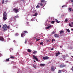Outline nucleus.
<instances>
[{"instance_id":"1","label":"nucleus","mask_w":73,"mask_h":73,"mask_svg":"<svg viewBox=\"0 0 73 73\" xmlns=\"http://www.w3.org/2000/svg\"><path fill=\"white\" fill-rule=\"evenodd\" d=\"M2 29L3 30V31H4V32L6 31L7 30V25H4Z\"/></svg>"},{"instance_id":"2","label":"nucleus","mask_w":73,"mask_h":73,"mask_svg":"<svg viewBox=\"0 0 73 73\" xmlns=\"http://www.w3.org/2000/svg\"><path fill=\"white\" fill-rule=\"evenodd\" d=\"M33 57L34 60H36V61H38V59L37 58V56H36L33 55Z\"/></svg>"},{"instance_id":"3","label":"nucleus","mask_w":73,"mask_h":73,"mask_svg":"<svg viewBox=\"0 0 73 73\" xmlns=\"http://www.w3.org/2000/svg\"><path fill=\"white\" fill-rule=\"evenodd\" d=\"M13 11L15 12V13H17V12H19V10L17 9H16V8H15L13 9Z\"/></svg>"},{"instance_id":"4","label":"nucleus","mask_w":73,"mask_h":73,"mask_svg":"<svg viewBox=\"0 0 73 73\" xmlns=\"http://www.w3.org/2000/svg\"><path fill=\"white\" fill-rule=\"evenodd\" d=\"M49 58L48 56H46V57H43V59L44 60H48L49 59Z\"/></svg>"},{"instance_id":"5","label":"nucleus","mask_w":73,"mask_h":73,"mask_svg":"<svg viewBox=\"0 0 73 73\" xmlns=\"http://www.w3.org/2000/svg\"><path fill=\"white\" fill-rule=\"evenodd\" d=\"M54 70H55V69H54V66H52L51 67V71H54Z\"/></svg>"},{"instance_id":"6","label":"nucleus","mask_w":73,"mask_h":73,"mask_svg":"<svg viewBox=\"0 0 73 73\" xmlns=\"http://www.w3.org/2000/svg\"><path fill=\"white\" fill-rule=\"evenodd\" d=\"M0 40L1 41H3L4 40V38L2 36H1L0 37Z\"/></svg>"},{"instance_id":"7","label":"nucleus","mask_w":73,"mask_h":73,"mask_svg":"<svg viewBox=\"0 0 73 73\" xmlns=\"http://www.w3.org/2000/svg\"><path fill=\"white\" fill-rule=\"evenodd\" d=\"M25 36V33H24L23 32L21 34V36L22 37H24Z\"/></svg>"},{"instance_id":"8","label":"nucleus","mask_w":73,"mask_h":73,"mask_svg":"<svg viewBox=\"0 0 73 73\" xmlns=\"http://www.w3.org/2000/svg\"><path fill=\"white\" fill-rule=\"evenodd\" d=\"M60 68H64V67H65L66 66V65H61L60 66Z\"/></svg>"},{"instance_id":"9","label":"nucleus","mask_w":73,"mask_h":73,"mask_svg":"<svg viewBox=\"0 0 73 73\" xmlns=\"http://www.w3.org/2000/svg\"><path fill=\"white\" fill-rule=\"evenodd\" d=\"M3 16L7 17V13L5 12H4L3 14Z\"/></svg>"},{"instance_id":"10","label":"nucleus","mask_w":73,"mask_h":73,"mask_svg":"<svg viewBox=\"0 0 73 73\" xmlns=\"http://www.w3.org/2000/svg\"><path fill=\"white\" fill-rule=\"evenodd\" d=\"M54 36L55 37H59V35L56 34H55Z\"/></svg>"},{"instance_id":"11","label":"nucleus","mask_w":73,"mask_h":73,"mask_svg":"<svg viewBox=\"0 0 73 73\" xmlns=\"http://www.w3.org/2000/svg\"><path fill=\"white\" fill-rule=\"evenodd\" d=\"M3 19H4V20H7V17L3 16Z\"/></svg>"},{"instance_id":"12","label":"nucleus","mask_w":73,"mask_h":73,"mask_svg":"<svg viewBox=\"0 0 73 73\" xmlns=\"http://www.w3.org/2000/svg\"><path fill=\"white\" fill-rule=\"evenodd\" d=\"M10 58H12V59H14V58H15V57H14V56L11 55L10 56Z\"/></svg>"},{"instance_id":"13","label":"nucleus","mask_w":73,"mask_h":73,"mask_svg":"<svg viewBox=\"0 0 73 73\" xmlns=\"http://www.w3.org/2000/svg\"><path fill=\"white\" fill-rule=\"evenodd\" d=\"M51 25H50L48 26V27H46V29H49L50 27H51Z\"/></svg>"},{"instance_id":"14","label":"nucleus","mask_w":73,"mask_h":73,"mask_svg":"<svg viewBox=\"0 0 73 73\" xmlns=\"http://www.w3.org/2000/svg\"><path fill=\"white\" fill-rule=\"evenodd\" d=\"M38 5H40L41 6H42V5H43V4L41 3H38Z\"/></svg>"},{"instance_id":"15","label":"nucleus","mask_w":73,"mask_h":73,"mask_svg":"<svg viewBox=\"0 0 73 73\" xmlns=\"http://www.w3.org/2000/svg\"><path fill=\"white\" fill-rule=\"evenodd\" d=\"M64 33V31L63 30H61L60 31V34H62V33Z\"/></svg>"},{"instance_id":"16","label":"nucleus","mask_w":73,"mask_h":73,"mask_svg":"<svg viewBox=\"0 0 73 73\" xmlns=\"http://www.w3.org/2000/svg\"><path fill=\"white\" fill-rule=\"evenodd\" d=\"M55 22H56V21H50V23H51V24H54V23H55Z\"/></svg>"},{"instance_id":"17","label":"nucleus","mask_w":73,"mask_h":73,"mask_svg":"<svg viewBox=\"0 0 73 73\" xmlns=\"http://www.w3.org/2000/svg\"><path fill=\"white\" fill-rule=\"evenodd\" d=\"M55 20L56 21V23H60V21H58L57 19H55Z\"/></svg>"},{"instance_id":"18","label":"nucleus","mask_w":73,"mask_h":73,"mask_svg":"<svg viewBox=\"0 0 73 73\" xmlns=\"http://www.w3.org/2000/svg\"><path fill=\"white\" fill-rule=\"evenodd\" d=\"M23 33H25L26 34V33H28V31H23Z\"/></svg>"},{"instance_id":"19","label":"nucleus","mask_w":73,"mask_h":73,"mask_svg":"<svg viewBox=\"0 0 73 73\" xmlns=\"http://www.w3.org/2000/svg\"><path fill=\"white\" fill-rule=\"evenodd\" d=\"M33 68H35V69H36V66H35V64H33Z\"/></svg>"},{"instance_id":"20","label":"nucleus","mask_w":73,"mask_h":73,"mask_svg":"<svg viewBox=\"0 0 73 73\" xmlns=\"http://www.w3.org/2000/svg\"><path fill=\"white\" fill-rule=\"evenodd\" d=\"M40 65V66H45V64H41Z\"/></svg>"},{"instance_id":"21","label":"nucleus","mask_w":73,"mask_h":73,"mask_svg":"<svg viewBox=\"0 0 73 73\" xmlns=\"http://www.w3.org/2000/svg\"><path fill=\"white\" fill-rule=\"evenodd\" d=\"M66 31H67L69 33H70V30H69V29H67Z\"/></svg>"},{"instance_id":"22","label":"nucleus","mask_w":73,"mask_h":73,"mask_svg":"<svg viewBox=\"0 0 73 73\" xmlns=\"http://www.w3.org/2000/svg\"><path fill=\"white\" fill-rule=\"evenodd\" d=\"M44 43H43V42H41L40 43V45H43Z\"/></svg>"},{"instance_id":"23","label":"nucleus","mask_w":73,"mask_h":73,"mask_svg":"<svg viewBox=\"0 0 73 73\" xmlns=\"http://www.w3.org/2000/svg\"><path fill=\"white\" fill-rule=\"evenodd\" d=\"M10 52H12V51H13V48H11L10 49Z\"/></svg>"},{"instance_id":"24","label":"nucleus","mask_w":73,"mask_h":73,"mask_svg":"<svg viewBox=\"0 0 73 73\" xmlns=\"http://www.w3.org/2000/svg\"><path fill=\"white\" fill-rule=\"evenodd\" d=\"M27 51L29 52H31V51H32L31 50H30V49H28L27 50Z\"/></svg>"},{"instance_id":"25","label":"nucleus","mask_w":73,"mask_h":73,"mask_svg":"<svg viewBox=\"0 0 73 73\" xmlns=\"http://www.w3.org/2000/svg\"><path fill=\"white\" fill-rule=\"evenodd\" d=\"M44 2H45V0H41V3H44Z\"/></svg>"},{"instance_id":"26","label":"nucleus","mask_w":73,"mask_h":73,"mask_svg":"<svg viewBox=\"0 0 73 73\" xmlns=\"http://www.w3.org/2000/svg\"><path fill=\"white\" fill-rule=\"evenodd\" d=\"M9 61V58H8L6 59V61Z\"/></svg>"},{"instance_id":"27","label":"nucleus","mask_w":73,"mask_h":73,"mask_svg":"<svg viewBox=\"0 0 73 73\" xmlns=\"http://www.w3.org/2000/svg\"><path fill=\"white\" fill-rule=\"evenodd\" d=\"M69 25L70 27H73V26L70 24H69Z\"/></svg>"},{"instance_id":"28","label":"nucleus","mask_w":73,"mask_h":73,"mask_svg":"<svg viewBox=\"0 0 73 73\" xmlns=\"http://www.w3.org/2000/svg\"><path fill=\"white\" fill-rule=\"evenodd\" d=\"M4 0H2V4H3L4 3Z\"/></svg>"},{"instance_id":"29","label":"nucleus","mask_w":73,"mask_h":73,"mask_svg":"<svg viewBox=\"0 0 73 73\" xmlns=\"http://www.w3.org/2000/svg\"><path fill=\"white\" fill-rule=\"evenodd\" d=\"M58 73H62V72L61 70H60L58 71Z\"/></svg>"},{"instance_id":"30","label":"nucleus","mask_w":73,"mask_h":73,"mask_svg":"<svg viewBox=\"0 0 73 73\" xmlns=\"http://www.w3.org/2000/svg\"><path fill=\"white\" fill-rule=\"evenodd\" d=\"M19 17L18 16H15V19H16V18H19Z\"/></svg>"},{"instance_id":"31","label":"nucleus","mask_w":73,"mask_h":73,"mask_svg":"<svg viewBox=\"0 0 73 73\" xmlns=\"http://www.w3.org/2000/svg\"><path fill=\"white\" fill-rule=\"evenodd\" d=\"M65 22H68V20L66 19L65 20Z\"/></svg>"},{"instance_id":"32","label":"nucleus","mask_w":73,"mask_h":73,"mask_svg":"<svg viewBox=\"0 0 73 73\" xmlns=\"http://www.w3.org/2000/svg\"><path fill=\"white\" fill-rule=\"evenodd\" d=\"M37 53V51H35L33 52V54H35V53Z\"/></svg>"},{"instance_id":"33","label":"nucleus","mask_w":73,"mask_h":73,"mask_svg":"<svg viewBox=\"0 0 73 73\" xmlns=\"http://www.w3.org/2000/svg\"><path fill=\"white\" fill-rule=\"evenodd\" d=\"M36 8H40V6L37 5L36 6Z\"/></svg>"},{"instance_id":"34","label":"nucleus","mask_w":73,"mask_h":73,"mask_svg":"<svg viewBox=\"0 0 73 73\" xmlns=\"http://www.w3.org/2000/svg\"><path fill=\"white\" fill-rule=\"evenodd\" d=\"M54 41H55V40H54V39L53 38L52 39V42H53Z\"/></svg>"},{"instance_id":"35","label":"nucleus","mask_w":73,"mask_h":73,"mask_svg":"<svg viewBox=\"0 0 73 73\" xmlns=\"http://www.w3.org/2000/svg\"><path fill=\"white\" fill-rule=\"evenodd\" d=\"M39 40H40V38L36 39V41H39Z\"/></svg>"},{"instance_id":"36","label":"nucleus","mask_w":73,"mask_h":73,"mask_svg":"<svg viewBox=\"0 0 73 73\" xmlns=\"http://www.w3.org/2000/svg\"><path fill=\"white\" fill-rule=\"evenodd\" d=\"M68 9L70 11H72V9L71 8H69Z\"/></svg>"},{"instance_id":"37","label":"nucleus","mask_w":73,"mask_h":73,"mask_svg":"<svg viewBox=\"0 0 73 73\" xmlns=\"http://www.w3.org/2000/svg\"><path fill=\"white\" fill-rule=\"evenodd\" d=\"M56 54L58 55V54H60V52H58L57 53H56Z\"/></svg>"},{"instance_id":"38","label":"nucleus","mask_w":73,"mask_h":73,"mask_svg":"<svg viewBox=\"0 0 73 73\" xmlns=\"http://www.w3.org/2000/svg\"><path fill=\"white\" fill-rule=\"evenodd\" d=\"M37 13H35V14L34 15V16H37Z\"/></svg>"},{"instance_id":"39","label":"nucleus","mask_w":73,"mask_h":73,"mask_svg":"<svg viewBox=\"0 0 73 73\" xmlns=\"http://www.w3.org/2000/svg\"><path fill=\"white\" fill-rule=\"evenodd\" d=\"M56 33V32L54 31H53L52 33V34H54Z\"/></svg>"},{"instance_id":"40","label":"nucleus","mask_w":73,"mask_h":73,"mask_svg":"<svg viewBox=\"0 0 73 73\" xmlns=\"http://www.w3.org/2000/svg\"><path fill=\"white\" fill-rule=\"evenodd\" d=\"M63 60H65V57H63Z\"/></svg>"},{"instance_id":"41","label":"nucleus","mask_w":73,"mask_h":73,"mask_svg":"<svg viewBox=\"0 0 73 73\" xmlns=\"http://www.w3.org/2000/svg\"><path fill=\"white\" fill-rule=\"evenodd\" d=\"M71 70H72V72H73V66L71 68Z\"/></svg>"},{"instance_id":"42","label":"nucleus","mask_w":73,"mask_h":73,"mask_svg":"<svg viewBox=\"0 0 73 73\" xmlns=\"http://www.w3.org/2000/svg\"><path fill=\"white\" fill-rule=\"evenodd\" d=\"M19 35V34L16 33L15 34V36H18Z\"/></svg>"},{"instance_id":"43","label":"nucleus","mask_w":73,"mask_h":73,"mask_svg":"<svg viewBox=\"0 0 73 73\" xmlns=\"http://www.w3.org/2000/svg\"><path fill=\"white\" fill-rule=\"evenodd\" d=\"M27 39H26V40H25V44H26V43H27Z\"/></svg>"},{"instance_id":"44","label":"nucleus","mask_w":73,"mask_h":73,"mask_svg":"<svg viewBox=\"0 0 73 73\" xmlns=\"http://www.w3.org/2000/svg\"><path fill=\"white\" fill-rule=\"evenodd\" d=\"M8 0H6L5 2V3H8Z\"/></svg>"},{"instance_id":"45","label":"nucleus","mask_w":73,"mask_h":73,"mask_svg":"<svg viewBox=\"0 0 73 73\" xmlns=\"http://www.w3.org/2000/svg\"><path fill=\"white\" fill-rule=\"evenodd\" d=\"M17 73H21V72L19 71H18L17 72Z\"/></svg>"},{"instance_id":"46","label":"nucleus","mask_w":73,"mask_h":73,"mask_svg":"<svg viewBox=\"0 0 73 73\" xmlns=\"http://www.w3.org/2000/svg\"><path fill=\"white\" fill-rule=\"evenodd\" d=\"M2 55V54L1 53H0V56H1Z\"/></svg>"},{"instance_id":"47","label":"nucleus","mask_w":73,"mask_h":73,"mask_svg":"<svg viewBox=\"0 0 73 73\" xmlns=\"http://www.w3.org/2000/svg\"><path fill=\"white\" fill-rule=\"evenodd\" d=\"M7 28H8V29H9V26L7 27Z\"/></svg>"},{"instance_id":"48","label":"nucleus","mask_w":73,"mask_h":73,"mask_svg":"<svg viewBox=\"0 0 73 73\" xmlns=\"http://www.w3.org/2000/svg\"><path fill=\"white\" fill-rule=\"evenodd\" d=\"M58 54H56V57H57V56H58Z\"/></svg>"},{"instance_id":"49","label":"nucleus","mask_w":73,"mask_h":73,"mask_svg":"<svg viewBox=\"0 0 73 73\" xmlns=\"http://www.w3.org/2000/svg\"><path fill=\"white\" fill-rule=\"evenodd\" d=\"M33 19H31V21H33Z\"/></svg>"},{"instance_id":"50","label":"nucleus","mask_w":73,"mask_h":73,"mask_svg":"<svg viewBox=\"0 0 73 73\" xmlns=\"http://www.w3.org/2000/svg\"><path fill=\"white\" fill-rule=\"evenodd\" d=\"M46 41H47V42H48L49 41V40H48V39L47 40H46Z\"/></svg>"},{"instance_id":"51","label":"nucleus","mask_w":73,"mask_h":73,"mask_svg":"<svg viewBox=\"0 0 73 73\" xmlns=\"http://www.w3.org/2000/svg\"><path fill=\"white\" fill-rule=\"evenodd\" d=\"M53 49H54L53 48H51V50H53Z\"/></svg>"},{"instance_id":"52","label":"nucleus","mask_w":73,"mask_h":73,"mask_svg":"<svg viewBox=\"0 0 73 73\" xmlns=\"http://www.w3.org/2000/svg\"><path fill=\"white\" fill-rule=\"evenodd\" d=\"M71 31H73V29H71Z\"/></svg>"},{"instance_id":"53","label":"nucleus","mask_w":73,"mask_h":73,"mask_svg":"<svg viewBox=\"0 0 73 73\" xmlns=\"http://www.w3.org/2000/svg\"><path fill=\"white\" fill-rule=\"evenodd\" d=\"M1 27V25H0V28Z\"/></svg>"},{"instance_id":"54","label":"nucleus","mask_w":73,"mask_h":73,"mask_svg":"<svg viewBox=\"0 0 73 73\" xmlns=\"http://www.w3.org/2000/svg\"><path fill=\"white\" fill-rule=\"evenodd\" d=\"M13 42H15V40H14L13 41Z\"/></svg>"},{"instance_id":"55","label":"nucleus","mask_w":73,"mask_h":73,"mask_svg":"<svg viewBox=\"0 0 73 73\" xmlns=\"http://www.w3.org/2000/svg\"><path fill=\"white\" fill-rule=\"evenodd\" d=\"M71 2H73V0H71Z\"/></svg>"},{"instance_id":"56","label":"nucleus","mask_w":73,"mask_h":73,"mask_svg":"<svg viewBox=\"0 0 73 73\" xmlns=\"http://www.w3.org/2000/svg\"><path fill=\"white\" fill-rule=\"evenodd\" d=\"M60 47L61 48H62V46H60Z\"/></svg>"},{"instance_id":"57","label":"nucleus","mask_w":73,"mask_h":73,"mask_svg":"<svg viewBox=\"0 0 73 73\" xmlns=\"http://www.w3.org/2000/svg\"><path fill=\"white\" fill-rule=\"evenodd\" d=\"M4 42H5L6 41V40H4Z\"/></svg>"},{"instance_id":"58","label":"nucleus","mask_w":73,"mask_h":73,"mask_svg":"<svg viewBox=\"0 0 73 73\" xmlns=\"http://www.w3.org/2000/svg\"><path fill=\"white\" fill-rule=\"evenodd\" d=\"M71 48L72 49H73V47H71Z\"/></svg>"},{"instance_id":"59","label":"nucleus","mask_w":73,"mask_h":73,"mask_svg":"<svg viewBox=\"0 0 73 73\" xmlns=\"http://www.w3.org/2000/svg\"><path fill=\"white\" fill-rule=\"evenodd\" d=\"M33 61H34V62H36V61H35V60H33Z\"/></svg>"},{"instance_id":"60","label":"nucleus","mask_w":73,"mask_h":73,"mask_svg":"<svg viewBox=\"0 0 73 73\" xmlns=\"http://www.w3.org/2000/svg\"><path fill=\"white\" fill-rule=\"evenodd\" d=\"M72 25H73V22H72Z\"/></svg>"},{"instance_id":"61","label":"nucleus","mask_w":73,"mask_h":73,"mask_svg":"<svg viewBox=\"0 0 73 73\" xmlns=\"http://www.w3.org/2000/svg\"><path fill=\"white\" fill-rule=\"evenodd\" d=\"M21 1H24V0H21Z\"/></svg>"},{"instance_id":"62","label":"nucleus","mask_w":73,"mask_h":73,"mask_svg":"<svg viewBox=\"0 0 73 73\" xmlns=\"http://www.w3.org/2000/svg\"><path fill=\"white\" fill-rule=\"evenodd\" d=\"M63 7H64V6H62V8H63Z\"/></svg>"},{"instance_id":"63","label":"nucleus","mask_w":73,"mask_h":73,"mask_svg":"<svg viewBox=\"0 0 73 73\" xmlns=\"http://www.w3.org/2000/svg\"><path fill=\"white\" fill-rule=\"evenodd\" d=\"M72 12H73V9L72 10Z\"/></svg>"},{"instance_id":"64","label":"nucleus","mask_w":73,"mask_h":73,"mask_svg":"<svg viewBox=\"0 0 73 73\" xmlns=\"http://www.w3.org/2000/svg\"><path fill=\"white\" fill-rule=\"evenodd\" d=\"M72 57H73V56H72Z\"/></svg>"}]
</instances>
